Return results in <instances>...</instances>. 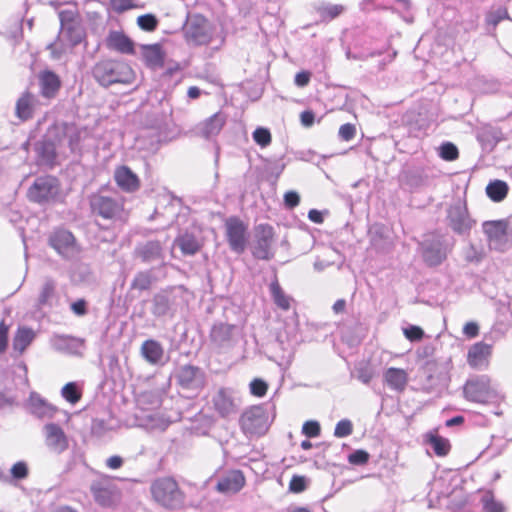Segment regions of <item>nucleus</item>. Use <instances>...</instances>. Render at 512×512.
<instances>
[{
  "label": "nucleus",
  "mask_w": 512,
  "mask_h": 512,
  "mask_svg": "<svg viewBox=\"0 0 512 512\" xmlns=\"http://www.w3.org/2000/svg\"><path fill=\"white\" fill-rule=\"evenodd\" d=\"M369 459V454L364 450H357L349 455L348 460L351 464L362 465Z\"/></svg>",
  "instance_id": "nucleus-53"
},
{
  "label": "nucleus",
  "mask_w": 512,
  "mask_h": 512,
  "mask_svg": "<svg viewBox=\"0 0 512 512\" xmlns=\"http://www.w3.org/2000/svg\"><path fill=\"white\" fill-rule=\"evenodd\" d=\"M383 376L385 383L395 391H403L408 383V374L404 369L391 367Z\"/></svg>",
  "instance_id": "nucleus-25"
},
{
  "label": "nucleus",
  "mask_w": 512,
  "mask_h": 512,
  "mask_svg": "<svg viewBox=\"0 0 512 512\" xmlns=\"http://www.w3.org/2000/svg\"><path fill=\"white\" fill-rule=\"evenodd\" d=\"M42 436L46 449L56 455L69 448V438L64 429L57 423L48 422L42 427Z\"/></svg>",
  "instance_id": "nucleus-7"
},
{
  "label": "nucleus",
  "mask_w": 512,
  "mask_h": 512,
  "mask_svg": "<svg viewBox=\"0 0 512 512\" xmlns=\"http://www.w3.org/2000/svg\"><path fill=\"white\" fill-rule=\"evenodd\" d=\"M356 133V128L353 124L347 123L343 124L339 128V136L341 139L345 141H350L354 138Z\"/></svg>",
  "instance_id": "nucleus-54"
},
{
  "label": "nucleus",
  "mask_w": 512,
  "mask_h": 512,
  "mask_svg": "<svg viewBox=\"0 0 512 512\" xmlns=\"http://www.w3.org/2000/svg\"><path fill=\"white\" fill-rule=\"evenodd\" d=\"M448 219L451 228L459 234L468 232L474 224L467 212L465 204L461 202H457L450 207Z\"/></svg>",
  "instance_id": "nucleus-14"
},
{
  "label": "nucleus",
  "mask_w": 512,
  "mask_h": 512,
  "mask_svg": "<svg viewBox=\"0 0 512 512\" xmlns=\"http://www.w3.org/2000/svg\"><path fill=\"white\" fill-rule=\"evenodd\" d=\"M305 488H306L305 477L297 476V475L292 477L290 484H289V489L291 492L300 493V492L304 491Z\"/></svg>",
  "instance_id": "nucleus-52"
},
{
  "label": "nucleus",
  "mask_w": 512,
  "mask_h": 512,
  "mask_svg": "<svg viewBox=\"0 0 512 512\" xmlns=\"http://www.w3.org/2000/svg\"><path fill=\"white\" fill-rule=\"evenodd\" d=\"M110 4L112 9L118 13L141 7L135 0H110Z\"/></svg>",
  "instance_id": "nucleus-44"
},
{
  "label": "nucleus",
  "mask_w": 512,
  "mask_h": 512,
  "mask_svg": "<svg viewBox=\"0 0 512 512\" xmlns=\"http://www.w3.org/2000/svg\"><path fill=\"white\" fill-rule=\"evenodd\" d=\"M107 46L121 53L128 54L133 51L132 41L126 35L118 31H113L109 34L107 38Z\"/></svg>",
  "instance_id": "nucleus-27"
},
{
  "label": "nucleus",
  "mask_w": 512,
  "mask_h": 512,
  "mask_svg": "<svg viewBox=\"0 0 512 512\" xmlns=\"http://www.w3.org/2000/svg\"><path fill=\"white\" fill-rule=\"evenodd\" d=\"M123 460L119 456L109 457L106 461V464L111 469H118L122 466Z\"/></svg>",
  "instance_id": "nucleus-64"
},
{
  "label": "nucleus",
  "mask_w": 512,
  "mask_h": 512,
  "mask_svg": "<svg viewBox=\"0 0 512 512\" xmlns=\"http://www.w3.org/2000/svg\"><path fill=\"white\" fill-rule=\"evenodd\" d=\"M169 309V300L165 295H156L154 297L153 314L162 316L167 313Z\"/></svg>",
  "instance_id": "nucleus-41"
},
{
  "label": "nucleus",
  "mask_w": 512,
  "mask_h": 512,
  "mask_svg": "<svg viewBox=\"0 0 512 512\" xmlns=\"http://www.w3.org/2000/svg\"><path fill=\"white\" fill-rule=\"evenodd\" d=\"M36 334L33 329L28 327L18 328L14 339L13 347L16 351L23 353L25 349L32 343Z\"/></svg>",
  "instance_id": "nucleus-29"
},
{
  "label": "nucleus",
  "mask_w": 512,
  "mask_h": 512,
  "mask_svg": "<svg viewBox=\"0 0 512 512\" xmlns=\"http://www.w3.org/2000/svg\"><path fill=\"white\" fill-rule=\"evenodd\" d=\"M95 501L104 507H110L118 500V491L114 486L103 482H95L91 486Z\"/></svg>",
  "instance_id": "nucleus-20"
},
{
  "label": "nucleus",
  "mask_w": 512,
  "mask_h": 512,
  "mask_svg": "<svg viewBox=\"0 0 512 512\" xmlns=\"http://www.w3.org/2000/svg\"><path fill=\"white\" fill-rule=\"evenodd\" d=\"M185 39L190 45H206L212 39L210 24L202 17L195 16L188 20L185 28Z\"/></svg>",
  "instance_id": "nucleus-9"
},
{
  "label": "nucleus",
  "mask_w": 512,
  "mask_h": 512,
  "mask_svg": "<svg viewBox=\"0 0 512 512\" xmlns=\"http://www.w3.org/2000/svg\"><path fill=\"white\" fill-rule=\"evenodd\" d=\"M235 326L225 323L216 324L211 331V338L217 345L222 346L229 342L233 336Z\"/></svg>",
  "instance_id": "nucleus-30"
},
{
  "label": "nucleus",
  "mask_w": 512,
  "mask_h": 512,
  "mask_svg": "<svg viewBox=\"0 0 512 512\" xmlns=\"http://www.w3.org/2000/svg\"><path fill=\"white\" fill-rule=\"evenodd\" d=\"M11 475L14 479L21 480L27 477L28 475V467L27 464L23 461H19L15 463L11 467Z\"/></svg>",
  "instance_id": "nucleus-49"
},
{
  "label": "nucleus",
  "mask_w": 512,
  "mask_h": 512,
  "mask_svg": "<svg viewBox=\"0 0 512 512\" xmlns=\"http://www.w3.org/2000/svg\"><path fill=\"white\" fill-rule=\"evenodd\" d=\"M178 384L187 390L198 391L205 384V375L202 370L192 365L180 367L176 373Z\"/></svg>",
  "instance_id": "nucleus-12"
},
{
  "label": "nucleus",
  "mask_w": 512,
  "mask_h": 512,
  "mask_svg": "<svg viewBox=\"0 0 512 512\" xmlns=\"http://www.w3.org/2000/svg\"><path fill=\"white\" fill-rule=\"evenodd\" d=\"M352 430L353 428L351 421L344 419L336 424L334 435L338 438H343L349 436L352 433Z\"/></svg>",
  "instance_id": "nucleus-47"
},
{
  "label": "nucleus",
  "mask_w": 512,
  "mask_h": 512,
  "mask_svg": "<svg viewBox=\"0 0 512 512\" xmlns=\"http://www.w3.org/2000/svg\"><path fill=\"white\" fill-rule=\"evenodd\" d=\"M138 26L145 31H153L157 27L158 21L152 14L141 15L137 18Z\"/></svg>",
  "instance_id": "nucleus-43"
},
{
  "label": "nucleus",
  "mask_w": 512,
  "mask_h": 512,
  "mask_svg": "<svg viewBox=\"0 0 512 512\" xmlns=\"http://www.w3.org/2000/svg\"><path fill=\"white\" fill-rule=\"evenodd\" d=\"M253 140L261 147H266L271 143L270 131L263 127H258L253 132Z\"/></svg>",
  "instance_id": "nucleus-42"
},
{
  "label": "nucleus",
  "mask_w": 512,
  "mask_h": 512,
  "mask_svg": "<svg viewBox=\"0 0 512 512\" xmlns=\"http://www.w3.org/2000/svg\"><path fill=\"white\" fill-rule=\"evenodd\" d=\"M175 242L181 249L182 253L186 255H193L200 248V243L198 240L193 235L188 233L178 237Z\"/></svg>",
  "instance_id": "nucleus-34"
},
{
  "label": "nucleus",
  "mask_w": 512,
  "mask_h": 512,
  "mask_svg": "<svg viewBox=\"0 0 512 512\" xmlns=\"http://www.w3.org/2000/svg\"><path fill=\"white\" fill-rule=\"evenodd\" d=\"M482 257V252L478 251L474 246H470L465 253V258L470 262H478Z\"/></svg>",
  "instance_id": "nucleus-57"
},
{
  "label": "nucleus",
  "mask_w": 512,
  "mask_h": 512,
  "mask_svg": "<svg viewBox=\"0 0 512 512\" xmlns=\"http://www.w3.org/2000/svg\"><path fill=\"white\" fill-rule=\"evenodd\" d=\"M479 327L475 322H468L463 327V333L469 338H474L478 335Z\"/></svg>",
  "instance_id": "nucleus-58"
},
{
  "label": "nucleus",
  "mask_w": 512,
  "mask_h": 512,
  "mask_svg": "<svg viewBox=\"0 0 512 512\" xmlns=\"http://www.w3.org/2000/svg\"><path fill=\"white\" fill-rule=\"evenodd\" d=\"M323 19L331 20L339 16L344 11V6L340 4H325L319 9Z\"/></svg>",
  "instance_id": "nucleus-40"
},
{
  "label": "nucleus",
  "mask_w": 512,
  "mask_h": 512,
  "mask_svg": "<svg viewBox=\"0 0 512 512\" xmlns=\"http://www.w3.org/2000/svg\"><path fill=\"white\" fill-rule=\"evenodd\" d=\"M39 81L42 94L48 98L53 97L60 87L58 76L51 71L41 73Z\"/></svg>",
  "instance_id": "nucleus-28"
},
{
  "label": "nucleus",
  "mask_w": 512,
  "mask_h": 512,
  "mask_svg": "<svg viewBox=\"0 0 512 512\" xmlns=\"http://www.w3.org/2000/svg\"><path fill=\"white\" fill-rule=\"evenodd\" d=\"M310 77H311V75L309 72H306V71L299 72L295 76V84L298 87H305L306 85H308V83L310 81Z\"/></svg>",
  "instance_id": "nucleus-59"
},
{
  "label": "nucleus",
  "mask_w": 512,
  "mask_h": 512,
  "mask_svg": "<svg viewBox=\"0 0 512 512\" xmlns=\"http://www.w3.org/2000/svg\"><path fill=\"white\" fill-rule=\"evenodd\" d=\"M60 195L59 183L52 176L39 177L29 188L27 196L36 203H46L58 199Z\"/></svg>",
  "instance_id": "nucleus-6"
},
{
  "label": "nucleus",
  "mask_w": 512,
  "mask_h": 512,
  "mask_svg": "<svg viewBox=\"0 0 512 512\" xmlns=\"http://www.w3.org/2000/svg\"><path fill=\"white\" fill-rule=\"evenodd\" d=\"M308 218L310 221L316 224H321L324 221L323 213L316 209H311L309 211Z\"/></svg>",
  "instance_id": "nucleus-61"
},
{
  "label": "nucleus",
  "mask_w": 512,
  "mask_h": 512,
  "mask_svg": "<svg viewBox=\"0 0 512 512\" xmlns=\"http://www.w3.org/2000/svg\"><path fill=\"white\" fill-rule=\"evenodd\" d=\"M241 428L247 435H262L268 430V417L261 406L246 410L240 419Z\"/></svg>",
  "instance_id": "nucleus-8"
},
{
  "label": "nucleus",
  "mask_w": 512,
  "mask_h": 512,
  "mask_svg": "<svg viewBox=\"0 0 512 512\" xmlns=\"http://www.w3.org/2000/svg\"><path fill=\"white\" fill-rule=\"evenodd\" d=\"M114 179L117 185L126 192H134L140 186L138 176L127 166H120L115 169Z\"/></svg>",
  "instance_id": "nucleus-21"
},
{
  "label": "nucleus",
  "mask_w": 512,
  "mask_h": 512,
  "mask_svg": "<svg viewBox=\"0 0 512 512\" xmlns=\"http://www.w3.org/2000/svg\"><path fill=\"white\" fill-rule=\"evenodd\" d=\"M153 499L163 507L175 509L184 501V494L172 478L157 479L151 486Z\"/></svg>",
  "instance_id": "nucleus-5"
},
{
  "label": "nucleus",
  "mask_w": 512,
  "mask_h": 512,
  "mask_svg": "<svg viewBox=\"0 0 512 512\" xmlns=\"http://www.w3.org/2000/svg\"><path fill=\"white\" fill-rule=\"evenodd\" d=\"M268 389V385L261 379H254L250 383V391L253 395L257 397H263Z\"/></svg>",
  "instance_id": "nucleus-51"
},
{
  "label": "nucleus",
  "mask_w": 512,
  "mask_h": 512,
  "mask_svg": "<svg viewBox=\"0 0 512 512\" xmlns=\"http://www.w3.org/2000/svg\"><path fill=\"white\" fill-rule=\"evenodd\" d=\"M320 431V424L314 420L306 421L302 426V433L310 438L318 437Z\"/></svg>",
  "instance_id": "nucleus-46"
},
{
  "label": "nucleus",
  "mask_w": 512,
  "mask_h": 512,
  "mask_svg": "<svg viewBox=\"0 0 512 512\" xmlns=\"http://www.w3.org/2000/svg\"><path fill=\"white\" fill-rule=\"evenodd\" d=\"M85 33L78 22L66 21L61 17V30L55 42L50 44L52 57L59 59L64 53L82 42Z\"/></svg>",
  "instance_id": "nucleus-4"
},
{
  "label": "nucleus",
  "mask_w": 512,
  "mask_h": 512,
  "mask_svg": "<svg viewBox=\"0 0 512 512\" xmlns=\"http://www.w3.org/2000/svg\"><path fill=\"white\" fill-rule=\"evenodd\" d=\"M422 255L428 265H439L446 258L443 241L440 238L425 240L422 244Z\"/></svg>",
  "instance_id": "nucleus-16"
},
{
  "label": "nucleus",
  "mask_w": 512,
  "mask_h": 512,
  "mask_svg": "<svg viewBox=\"0 0 512 512\" xmlns=\"http://www.w3.org/2000/svg\"><path fill=\"white\" fill-rule=\"evenodd\" d=\"M72 311L77 315H83L86 312V304L83 300H78L71 305Z\"/></svg>",
  "instance_id": "nucleus-63"
},
{
  "label": "nucleus",
  "mask_w": 512,
  "mask_h": 512,
  "mask_svg": "<svg viewBox=\"0 0 512 512\" xmlns=\"http://www.w3.org/2000/svg\"><path fill=\"white\" fill-rule=\"evenodd\" d=\"M440 156L447 161H453L458 157V149L452 143H445L440 147Z\"/></svg>",
  "instance_id": "nucleus-45"
},
{
  "label": "nucleus",
  "mask_w": 512,
  "mask_h": 512,
  "mask_svg": "<svg viewBox=\"0 0 512 512\" xmlns=\"http://www.w3.org/2000/svg\"><path fill=\"white\" fill-rule=\"evenodd\" d=\"M492 346L484 342L473 344L468 350L467 362L474 369H484L489 366Z\"/></svg>",
  "instance_id": "nucleus-15"
},
{
  "label": "nucleus",
  "mask_w": 512,
  "mask_h": 512,
  "mask_svg": "<svg viewBox=\"0 0 512 512\" xmlns=\"http://www.w3.org/2000/svg\"><path fill=\"white\" fill-rule=\"evenodd\" d=\"M50 244L64 258L71 259L79 254V247L69 231H55L50 237Z\"/></svg>",
  "instance_id": "nucleus-11"
},
{
  "label": "nucleus",
  "mask_w": 512,
  "mask_h": 512,
  "mask_svg": "<svg viewBox=\"0 0 512 512\" xmlns=\"http://www.w3.org/2000/svg\"><path fill=\"white\" fill-rule=\"evenodd\" d=\"M76 128L68 125H56L52 127L47 138L37 146V152L44 164L50 165L53 163L58 148L66 141L71 150H74L77 145V138H74Z\"/></svg>",
  "instance_id": "nucleus-1"
},
{
  "label": "nucleus",
  "mask_w": 512,
  "mask_h": 512,
  "mask_svg": "<svg viewBox=\"0 0 512 512\" xmlns=\"http://www.w3.org/2000/svg\"><path fill=\"white\" fill-rule=\"evenodd\" d=\"M141 355L148 363L156 365L162 361L164 350L159 342L146 340L141 346Z\"/></svg>",
  "instance_id": "nucleus-26"
},
{
  "label": "nucleus",
  "mask_w": 512,
  "mask_h": 512,
  "mask_svg": "<svg viewBox=\"0 0 512 512\" xmlns=\"http://www.w3.org/2000/svg\"><path fill=\"white\" fill-rule=\"evenodd\" d=\"M482 505L484 512H505L506 508L503 503L497 501L494 495L490 492H486L482 496Z\"/></svg>",
  "instance_id": "nucleus-36"
},
{
  "label": "nucleus",
  "mask_w": 512,
  "mask_h": 512,
  "mask_svg": "<svg viewBox=\"0 0 512 512\" xmlns=\"http://www.w3.org/2000/svg\"><path fill=\"white\" fill-rule=\"evenodd\" d=\"M55 295V283L52 280H47L43 284L40 294H39V304L47 305L51 302L52 298Z\"/></svg>",
  "instance_id": "nucleus-39"
},
{
  "label": "nucleus",
  "mask_w": 512,
  "mask_h": 512,
  "mask_svg": "<svg viewBox=\"0 0 512 512\" xmlns=\"http://www.w3.org/2000/svg\"><path fill=\"white\" fill-rule=\"evenodd\" d=\"M245 484V478L240 471H231L217 484V489L223 493H236Z\"/></svg>",
  "instance_id": "nucleus-24"
},
{
  "label": "nucleus",
  "mask_w": 512,
  "mask_h": 512,
  "mask_svg": "<svg viewBox=\"0 0 512 512\" xmlns=\"http://www.w3.org/2000/svg\"><path fill=\"white\" fill-rule=\"evenodd\" d=\"M300 119L304 126L310 127L314 123V114L311 111H304L301 113Z\"/></svg>",
  "instance_id": "nucleus-62"
},
{
  "label": "nucleus",
  "mask_w": 512,
  "mask_h": 512,
  "mask_svg": "<svg viewBox=\"0 0 512 512\" xmlns=\"http://www.w3.org/2000/svg\"><path fill=\"white\" fill-rule=\"evenodd\" d=\"M507 17V11L503 8H498L497 10L492 11L487 15L486 21L489 25L495 27L501 20Z\"/></svg>",
  "instance_id": "nucleus-50"
},
{
  "label": "nucleus",
  "mask_w": 512,
  "mask_h": 512,
  "mask_svg": "<svg viewBox=\"0 0 512 512\" xmlns=\"http://www.w3.org/2000/svg\"><path fill=\"white\" fill-rule=\"evenodd\" d=\"M143 58L150 67H161L164 61V54L159 45H149L143 47Z\"/></svg>",
  "instance_id": "nucleus-31"
},
{
  "label": "nucleus",
  "mask_w": 512,
  "mask_h": 512,
  "mask_svg": "<svg viewBox=\"0 0 512 512\" xmlns=\"http://www.w3.org/2000/svg\"><path fill=\"white\" fill-rule=\"evenodd\" d=\"M270 291L275 304L279 308L283 310H288L290 308L291 298L283 292L276 280L270 284Z\"/></svg>",
  "instance_id": "nucleus-35"
},
{
  "label": "nucleus",
  "mask_w": 512,
  "mask_h": 512,
  "mask_svg": "<svg viewBox=\"0 0 512 512\" xmlns=\"http://www.w3.org/2000/svg\"><path fill=\"white\" fill-rule=\"evenodd\" d=\"M7 334L8 327L4 324H0V352L4 351L7 346Z\"/></svg>",
  "instance_id": "nucleus-60"
},
{
  "label": "nucleus",
  "mask_w": 512,
  "mask_h": 512,
  "mask_svg": "<svg viewBox=\"0 0 512 512\" xmlns=\"http://www.w3.org/2000/svg\"><path fill=\"white\" fill-rule=\"evenodd\" d=\"M28 411L39 419H51L55 416L57 408L48 403L39 394L32 392L27 402Z\"/></svg>",
  "instance_id": "nucleus-18"
},
{
  "label": "nucleus",
  "mask_w": 512,
  "mask_h": 512,
  "mask_svg": "<svg viewBox=\"0 0 512 512\" xmlns=\"http://www.w3.org/2000/svg\"><path fill=\"white\" fill-rule=\"evenodd\" d=\"M284 202L288 208H294L299 204L300 197L295 191H289L284 195Z\"/></svg>",
  "instance_id": "nucleus-56"
},
{
  "label": "nucleus",
  "mask_w": 512,
  "mask_h": 512,
  "mask_svg": "<svg viewBox=\"0 0 512 512\" xmlns=\"http://www.w3.org/2000/svg\"><path fill=\"white\" fill-rule=\"evenodd\" d=\"M91 207L94 212L106 219H111L117 216L122 210V205L120 203L110 197L102 195L92 197Z\"/></svg>",
  "instance_id": "nucleus-19"
},
{
  "label": "nucleus",
  "mask_w": 512,
  "mask_h": 512,
  "mask_svg": "<svg viewBox=\"0 0 512 512\" xmlns=\"http://www.w3.org/2000/svg\"><path fill=\"white\" fill-rule=\"evenodd\" d=\"M403 332H404L405 337L407 339H409L410 341H418L424 335L423 330L418 326L407 327L403 330Z\"/></svg>",
  "instance_id": "nucleus-55"
},
{
  "label": "nucleus",
  "mask_w": 512,
  "mask_h": 512,
  "mask_svg": "<svg viewBox=\"0 0 512 512\" xmlns=\"http://www.w3.org/2000/svg\"><path fill=\"white\" fill-rule=\"evenodd\" d=\"M488 197L494 202L502 201L508 193V185L501 180L490 182L486 187Z\"/></svg>",
  "instance_id": "nucleus-33"
},
{
  "label": "nucleus",
  "mask_w": 512,
  "mask_h": 512,
  "mask_svg": "<svg viewBox=\"0 0 512 512\" xmlns=\"http://www.w3.org/2000/svg\"><path fill=\"white\" fill-rule=\"evenodd\" d=\"M483 230L487 235L490 245L495 249H501L506 240V225L501 221L486 222Z\"/></svg>",
  "instance_id": "nucleus-23"
},
{
  "label": "nucleus",
  "mask_w": 512,
  "mask_h": 512,
  "mask_svg": "<svg viewBox=\"0 0 512 512\" xmlns=\"http://www.w3.org/2000/svg\"><path fill=\"white\" fill-rule=\"evenodd\" d=\"M463 394L468 401L480 404L494 403L502 398L498 386L484 374L470 377L464 384Z\"/></svg>",
  "instance_id": "nucleus-2"
},
{
  "label": "nucleus",
  "mask_w": 512,
  "mask_h": 512,
  "mask_svg": "<svg viewBox=\"0 0 512 512\" xmlns=\"http://www.w3.org/2000/svg\"><path fill=\"white\" fill-rule=\"evenodd\" d=\"M214 409L222 416L227 417L236 412V405L228 390L219 389L212 398Z\"/></svg>",
  "instance_id": "nucleus-22"
},
{
  "label": "nucleus",
  "mask_w": 512,
  "mask_h": 512,
  "mask_svg": "<svg viewBox=\"0 0 512 512\" xmlns=\"http://www.w3.org/2000/svg\"><path fill=\"white\" fill-rule=\"evenodd\" d=\"M429 442L437 455L444 456L449 452L450 444L447 439L437 435H431Z\"/></svg>",
  "instance_id": "nucleus-38"
},
{
  "label": "nucleus",
  "mask_w": 512,
  "mask_h": 512,
  "mask_svg": "<svg viewBox=\"0 0 512 512\" xmlns=\"http://www.w3.org/2000/svg\"><path fill=\"white\" fill-rule=\"evenodd\" d=\"M274 231L270 225L261 224L256 227L253 254L259 259H270L273 256Z\"/></svg>",
  "instance_id": "nucleus-10"
},
{
  "label": "nucleus",
  "mask_w": 512,
  "mask_h": 512,
  "mask_svg": "<svg viewBox=\"0 0 512 512\" xmlns=\"http://www.w3.org/2000/svg\"><path fill=\"white\" fill-rule=\"evenodd\" d=\"M151 278L147 273H139L135 276L131 287L138 290H146L150 287Z\"/></svg>",
  "instance_id": "nucleus-48"
},
{
  "label": "nucleus",
  "mask_w": 512,
  "mask_h": 512,
  "mask_svg": "<svg viewBox=\"0 0 512 512\" xmlns=\"http://www.w3.org/2000/svg\"><path fill=\"white\" fill-rule=\"evenodd\" d=\"M93 75L103 86L114 83L129 84L135 79V73L128 64L112 60L97 63L93 69Z\"/></svg>",
  "instance_id": "nucleus-3"
},
{
  "label": "nucleus",
  "mask_w": 512,
  "mask_h": 512,
  "mask_svg": "<svg viewBox=\"0 0 512 512\" xmlns=\"http://www.w3.org/2000/svg\"><path fill=\"white\" fill-rule=\"evenodd\" d=\"M61 395L67 402L71 404H76L81 398V392L74 382L67 383L62 388Z\"/></svg>",
  "instance_id": "nucleus-37"
},
{
  "label": "nucleus",
  "mask_w": 512,
  "mask_h": 512,
  "mask_svg": "<svg viewBox=\"0 0 512 512\" xmlns=\"http://www.w3.org/2000/svg\"><path fill=\"white\" fill-rule=\"evenodd\" d=\"M225 123L226 116L221 112H217L204 121L200 122L195 127V133L196 135L205 139H211L220 133Z\"/></svg>",
  "instance_id": "nucleus-17"
},
{
  "label": "nucleus",
  "mask_w": 512,
  "mask_h": 512,
  "mask_svg": "<svg viewBox=\"0 0 512 512\" xmlns=\"http://www.w3.org/2000/svg\"><path fill=\"white\" fill-rule=\"evenodd\" d=\"M35 98L33 95L26 93L19 98L16 105L17 116L22 120H27L32 116Z\"/></svg>",
  "instance_id": "nucleus-32"
},
{
  "label": "nucleus",
  "mask_w": 512,
  "mask_h": 512,
  "mask_svg": "<svg viewBox=\"0 0 512 512\" xmlns=\"http://www.w3.org/2000/svg\"><path fill=\"white\" fill-rule=\"evenodd\" d=\"M226 236L231 249L237 253L244 251L247 243L246 226L238 218H229L226 223Z\"/></svg>",
  "instance_id": "nucleus-13"
}]
</instances>
